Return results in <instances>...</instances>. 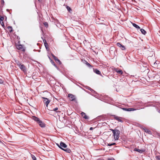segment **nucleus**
Here are the masks:
<instances>
[{
	"label": "nucleus",
	"instance_id": "9",
	"mask_svg": "<svg viewBox=\"0 0 160 160\" xmlns=\"http://www.w3.org/2000/svg\"><path fill=\"white\" fill-rule=\"evenodd\" d=\"M38 123L39 124V126L41 127H45V124L41 120L39 122H38Z\"/></svg>",
	"mask_w": 160,
	"mask_h": 160
},
{
	"label": "nucleus",
	"instance_id": "19",
	"mask_svg": "<svg viewBox=\"0 0 160 160\" xmlns=\"http://www.w3.org/2000/svg\"><path fill=\"white\" fill-rule=\"evenodd\" d=\"M52 57L53 58V59L55 60V61H57V60L58 59L57 57H55L54 55L53 54H52Z\"/></svg>",
	"mask_w": 160,
	"mask_h": 160
},
{
	"label": "nucleus",
	"instance_id": "8",
	"mask_svg": "<svg viewBox=\"0 0 160 160\" xmlns=\"http://www.w3.org/2000/svg\"><path fill=\"white\" fill-rule=\"evenodd\" d=\"M114 70L117 73L120 74H122L123 73L122 71L121 70H118V69L117 68H115Z\"/></svg>",
	"mask_w": 160,
	"mask_h": 160
},
{
	"label": "nucleus",
	"instance_id": "13",
	"mask_svg": "<svg viewBox=\"0 0 160 160\" xmlns=\"http://www.w3.org/2000/svg\"><path fill=\"white\" fill-rule=\"evenodd\" d=\"M132 24L133 26L134 27L136 28H137V29H140V27L138 25L134 23H132Z\"/></svg>",
	"mask_w": 160,
	"mask_h": 160
},
{
	"label": "nucleus",
	"instance_id": "22",
	"mask_svg": "<svg viewBox=\"0 0 160 160\" xmlns=\"http://www.w3.org/2000/svg\"><path fill=\"white\" fill-rule=\"evenodd\" d=\"M116 144V143H109L108 144V146H111L112 145H115Z\"/></svg>",
	"mask_w": 160,
	"mask_h": 160
},
{
	"label": "nucleus",
	"instance_id": "12",
	"mask_svg": "<svg viewBox=\"0 0 160 160\" xmlns=\"http://www.w3.org/2000/svg\"><path fill=\"white\" fill-rule=\"evenodd\" d=\"M82 116L85 118L87 119L88 118V117L86 115L85 113L82 112L81 113Z\"/></svg>",
	"mask_w": 160,
	"mask_h": 160
},
{
	"label": "nucleus",
	"instance_id": "4",
	"mask_svg": "<svg viewBox=\"0 0 160 160\" xmlns=\"http://www.w3.org/2000/svg\"><path fill=\"white\" fill-rule=\"evenodd\" d=\"M16 47L17 48L18 50H20L22 51H24L25 50V49L23 46L21 44L18 45H16Z\"/></svg>",
	"mask_w": 160,
	"mask_h": 160
},
{
	"label": "nucleus",
	"instance_id": "14",
	"mask_svg": "<svg viewBox=\"0 0 160 160\" xmlns=\"http://www.w3.org/2000/svg\"><path fill=\"white\" fill-rule=\"evenodd\" d=\"M144 131L145 132H147L149 134H151V132L148 130V129L147 128H145L144 129Z\"/></svg>",
	"mask_w": 160,
	"mask_h": 160
},
{
	"label": "nucleus",
	"instance_id": "20",
	"mask_svg": "<svg viewBox=\"0 0 160 160\" xmlns=\"http://www.w3.org/2000/svg\"><path fill=\"white\" fill-rule=\"evenodd\" d=\"M57 62L59 64H61V62L58 59L57 60V61H55Z\"/></svg>",
	"mask_w": 160,
	"mask_h": 160
},
{
	"label": "nucleus",
	"instance_id": "32",
	"mask_svg": "<svg viewBox=\"0 0 160 160\" xmlns=\"http://www.w3.org/2000/svg\"><path fill=\"white\" fill-rule=\"evenodd\" d=\"M3 82L2 80L0 81V83H2Z\"/></svg>",
	"mask_w": 160,
	"mask_h": 160
},
{
	"label": "nucleus",
	"instance_id": "25",
	"mask_svg": "<svg viewBox=\"0 0 160 160\" xmlns=\"http://www.w3.org/2000/svg\"><path fill=\"white\" fill-rule=\"evenodd\" d=\"M32 158L33 160H36V158L34 156L32 155Z\"/></svg>",
	"mask_w": 160,
	"mask_h": 160
},
{
	"label": "nucleus",
	"instance_id": "30",
	"mask_svg": "<svg viewBox=\"0 0 160 160\" xmlns=\"http://www.w3.org/2000/svg\"><path fill=\"white\" fill-rule=\"evenodd\" d=\"M58 109V108H55L54 109H53V110L54 111H56Z\"/></svg>",
	"mask_w": 160,
	"mask_h": 160
},
{
	"label": "nucleus",
	"instance_id": "23",
	"mask_svg": "<svg viewBox=\"0 0 160 160\" xmlns=\"http://www.w3.org/2000/svg\"><path fill=\"white\" fill-rule=\"evenodd\" d=\"M120 48L122 50H124L125 49V47L124 46L122 45V46L120 47Z\"/></svg>",
	"mask_w": 160,
	"mask_h": 160
},
{
	"label": "nucleus",
	"instance_id": "29",
	"mask_svg": "<svg viewBox=\"0 0 160 160\" xmlns=\"http://www.w3.org/2000/svg\"><path fill=\"white\" fill-rule=\"evenodd\" d=\"M8 29H9V28L10 29V32H11V31H12V28L11 27H8Z\"/></svg>",
	"mask_w": 160,
	"mask_h": 160
},
{
	"label": "nucleus",
	"instance_id": "21",
	"mask_svg": "<svg viewBox=\"0 0 160 160\" xmlns=\"http://www.w3.org/2000/svg\"><path fill=\"white\" fill-rule=\"evenodd\" d=\"M117 46L119 47H121L122 46V45L119 42H118L117 43Z\"/></svg>",
	"mask_w": 160,
	"mask_h": 160
},
{
	"label": "nucleus",
	"instance_id": "33",
	"mask_svg": "<svg viewBox=\"0 0 160 160\" xmlns=\"http://www.w3.org/2000/svg\"><path fill=\"white\" fill-rule=\"evenodd\" d=\"M93 128L92 127H91L90 128V130H92Z\"/></svg>",
	"mask_w": 160,
	"mask_h": 160
},
{
	"label": "nucleus",
	"instance_id": "3",
	"mask_svg": "<svg viewBox=\"0 0 160 160\" xmlns=\"http://www.w3.org/2000/svg\"><path fill=\"white\" fill-rule=\"evenodd\" d=\"M68 97L70 101H75L76 97L75 96L73 95L72 94H69L68 95Z\"/></svg>",
	"mask_w": 160,
	"mask_h": 160
},
{
	"label": "nucleus",
	"instance_id": "5",
	"mask_svg": "<svg viewBox=\"0 0 160 160\" xmlns=\"http://www.w3.org/2000/svg\"><path fill=\"white\" fill-rule=\"evenodd\" d=\"M42 98L44 99V103L46 105V107H47L48 104L50 102V100H49L48 98H45L44 97H42Z\"/></svg>",
	"mask_w": 160,
	"mask_h": 160
},
{
	"label": "nucleus",
	"instance_id": "6",
	"mask_svg": "<svg viewBox=\"0 0 160 160\" xmlns=\"http://www.w3.org/2000/svg\"><path fill=\"white\" fill-rule=\"evenodd\" d=\"M114 118L116 120L118 121H119L120 122H123V120H122V118L121 117H118V116H114Z\"/></svg>",
	"mask_w": 160,
	"mask_h": 160
},
{
	"label": "nucleus",
	"instance_id": "2",
	"mask_svg": "<svg viewBox=\"0 0 160 160\" xmlns=\"http://www.w3.org/2000/svg\"><path fill=\"white\" fill-rule=\"evenodd\" d=\"M112 131L113 133V136L114 139L116 140H118L119 137L120 131L117 129H112Z\"/></svg>",
	"mask_w": 160,
	"mask_h": 160
},
{
	"label": "nucleus",
	"instance_id": "1",
	"mask_svg": "<svg viewBox=\"0 0 160 160\" xmlns=\"http://www.w3.org/2000/svg\"><path fill=\"white\" fill-rule=\"evenodd\" d=\"M57 144L59 148H60L64 151L68 153H70L71 152V150L68 148L63 149L62 148V147L64 148H66L67 147V145L63 142H61L60 143V144Z\"/></svg>",
	"mask_w": 160,
	"mask_h": 160
},
{
	"label": "nucleus",
	"instance_id": "28",
	"mask_svg": "<svg viewBox=\"0 0 160 160\" xmlns=\"http://www.w3.org/2000/svg\"><path fill=\"white\" fill-rule=\"evenodd\" d=\"M44 25L46 27H47L48 26V23H47L46 22H44Z\"/></svg>",
	"mask_w": 160,
	"mask_h": 160
},
{
	"label": "nucleus",
	"instance_id": "26",
	"mask_svg": "<svg viewBox=\"0 0 160 160\" xmlns=\"http://www.w3.org/2000/svg\"><path fill=\"white\" fill-rule=\"evenodd\" d=\"M67 9L68 10V11L69 12H70V10H71V8L70 7H67Z\"/></svg>",
	"mask_w": 160,
	"mask_h": 160
},
{
	"label": "nucleus",
	"instance_id": "10",
	"mask_svg": "<svg viewBox=\"0 0 160 160\" xmlns=\"http://www.w3.org/2000/svg\"><path fill=\"white\" fill-rule=\"evenodd\" d=\"M134 151H137L140 153H142L143 152H144V150H141L139 149H138L136 148H135Z\"/></svg>",
	"mask_w": 160,
	"mask_h": 160
},
{
	"label": "nucleus",
	"instance_id": "15",
	"mask_svg": "<svg viewBox=\"0 0 160 160\" xmlns=\"http://www.w3.org/2000/svg\"><path fill=\"white\" fill-rule=\"evenodd\" d=\"M140 31L142 34H143L144 35H145V34L146 33V31L144 29H140Z\"/></svg>",
	"mask_w": 160,
	"mask_h": 160
},
{
	"label": "nucleus",
	"instance_id": "7",
	"mask_svg": "<svg viewBox=\"0 0 160 160\" xmlns=\"http://www.w3.org/2000/svg\"><path fill=\"white\" fill-rule=\"evenodd\" d=\"M20 68L24 72H26V69L25 67L24 66V65L22 64H21L19 66Z\"/></svg>",
	"mask_w": 160,
	"mask_h": 160
},
{
	"label": "nucleus",
	"instance_id": "34",
	"mask_svg": "<svg viewBox=\"0 0 160 160\" xmlns=\"http://www.w3.org/2000/svg\"><path fill=\"white\" fill-rule=\"evenodd\" d=\"M108 160H115L114 159H113L112 160V159H109Z\"/></svg>",
	"mask_w": 160,
	"mask_h": 160
},
{
	"label": "nucleus",
	"instance_id": "31",
	"mask_svg": "<svg viewBox=\"0 0 160 160\" xmlns=\"http://www.w3.org/2000/svg\"><path fill=\"white\" fill-rule=\"evenodd\" d=\"M86 64H87L88 66H91V65H90L89 63H88V62H87Z\"/></svg>",
	"mask_w": 160,
	"mask_h": 160
},
{
	"label": "nucleus",
	"instance_id": "24",
	"mask_svg": "<svg viewBox=\"0 0 160 160\" xmlns=\"http://www.w3.org/2000/svg\"><path fill=\"white\" fill-rule=\"evenodd\" d=\"M156 159L157 160H160V156H158L156 157Z\"/></svg>",
	"mask_w": 160,
	"mask_h": 160
},
{
	"label": "nucleus",
	"instance_id": "11",
	"mask_svg": "<svg viewBox=\"0 0 160 160\" xmlns=\"http://www.w3.org/2000/svg\"><path fill=\"white\" fill-rule=\"evenodd\" d=\"M33 119L35 121L37 122L38 123V122H39L40 121V120L38 118L36 117H34L33 118Z\"/></svg>",
	"mask_w": 160,
	"mask_h": 160
},
{
	"label": "nucleus",
	"instance_id": "27",
	"mask_svg": "<svg viewBox=\"0 0 160 160\" xmlns=\"http://www.w3.org/2000/svg\"><path fill=\"white\" fill-rule=\"evenodd\" d=\"M3 20H4V18L3 17H0V20L1 21H2Z\"/></svg>",
	"mask_w": 160,
	"mask_h": 160
},
{
	"label": "nucleus",
	"instance_id": "17",
	"mask_svg": "<svg viewBox=\"0 0 160 160\" xmlns=\"http://www.w3.org/2000/svg\"><path fill=\"white\" fill-rule=\"evenodd\" d=\"M15 61V62L17 64V65L18 66H19L20 65L22 64L19 61H18V60H16Z\"/></svg>",
	"mask_w": 160,
	"mask_h": 160
},
{
	"label": "nucleus",
	"instance_id": "16",
	"mask_svg": "<svg viewBox=\"0 0 160 160\" xmlns=\"http://www.w3.org/2000/svg\"><path fill=\"white\" fill-rule=\"evenodd\" d=\"M94 72L97 74H100V71L97 69L95 70Z\"/></svg>",
	"mask_w": 160,
	"mask_h": 160
},
{
	"label": "nucleus",
	"instance_id": "18",
	"mask_svg": "<svg viewBox=\"0 0 160 160\" xmlns=\"http://www.w3.org/2000/svg\"><path fill=\"white\" fill-rule=\"evenodd\" d=\"M43 42L44 43V45H45L46 48L47 49H48L47 47L48 46V44L47 43H46V41H44Z\"/></svg>",
	"mask_w": 160,
	"mask_h": 160
}]
</instances>
